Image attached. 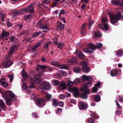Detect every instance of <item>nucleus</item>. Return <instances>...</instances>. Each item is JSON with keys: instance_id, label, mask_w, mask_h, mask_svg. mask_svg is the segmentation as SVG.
I'll return each mask as SVG.
<instances>
[{"instance_id": "obj_1", "label": "nucleus", "mask_w": 123, "mask_h": 123, "mask_svg": "<svg viewBox=\"0 0 123 123\" xmlns=\"http://www.w3.org/2000/svg\"><path fill=\"white\" fill-rule=\"evenodd\" d=\"M111 21L112 24L117 23L118 20L122 19V17L120 13H117L116 15L111 14L110 16Z\"/></svg>"}, {"instance_id": "obj_2", "label": "nucleus", "mask_w": 123, "mask_h": 123, "mask_svg": "<svg viewBox=\"0 0 123 123\" xmlns=\"http://www.w3.org/2000/svg\"><path fill=\"white\" fill-rule=\"evenodd\" d=\"M88 48L84 49V51L86 53H92L93 51L96 49L95 46L93 44L91 43H90L87 45Z\"/></svg>"}, {"instance_id": "obj_3", "label": "nucleus", "mask_w": 123, "mask_h": 123, "mask_svg": "<svg viewBox=\"0 0 123 123\" xmlns=\"http://www.w3.org/2000/svg\"><path fill=\"white\" fill-rule=\"evenodd\" d=\"M18 47V44L17 43L16 44H13L9 50L7 55L8 58H10L11 55L14 53L17 50Z\"/></svg>"}, {"instance_id": "obj_4", "label": "nucleus", "mask_w": 123, "mask_h": 123, "mask_svg": "<svg viewBox=\"0 0 123 123\" xmlns=\"http://www.w3.org/2000/svg\"><path fill=\"white\" fill-rule=\"evenodd\" d=\"M10 58L8 56H6L4 58V60L2 63L3 66L4 68H6L10 66L12 64V62L11 60H9Z\"/></svg>"}, {"instance_id": "obj_5", "label": "nucleus", "mask_w": 123, "mask_h": 123, "mask_svg": "<svg viewBox=\"0 0 123 123\" xmlns=\"http://www.w3.org/2000/svg\"><path fill=\"white\" fill-rule=\"evenodd\" d=\"M37 67L35 68V70L37 71L38 73L41 74L43 72H45L44 70H45L47 68V66L44 65H37Z\"/></svg>"}, {"instance_id": "obj_6", "label": "nucleus", "mask_w": 123, "mask_h": 123, "mask_svg": "<svg viewBox=\"0 0 123 123\" xmlns=\"http://www.w3.org/2000/svg\"><path fill=\"white\" fill-rule=\"evenodd\" d=\"M80 64L82 65V69L84 72L88 73L90 71V69L87 66V63L86 61H83L80 63Z\"/></svg>"}, {"instance_id": "obj_7", "label": "nucleus", "mask_w": 123, "mask_h": 123, "mask_svg": "<svg viewBox=\"0 0 123 123\" xmlns=\"http://www.w3.org/2000/svg\"><path fill=\"white\" fill-rule=\"evenodd\" d=\"M68 90L70 92H73L74 95L75 97H77L79 95V90L76 87H69L68 88Z\"/></svg>"}, {"instance_id": "obj_8", "label": "nucleus", "mask_w": 123, "mask_h": 123, "mask_svg": "<svg viewBox=\"0 0 123 123\" xmlns=\"http://www.w3.org/2000/svg\"><path fill=\"white\" fill-rule=\"evenodd\" d=\"M4 93L12 98V101H14L17 100V97L12 92L10 91H5Z\"/></svg>"}, {"instance_id": "obj_9", "label": "nucleus", "mask_w": 123, "mask_h": 123, "mask_svg": "<svg viewBox=\"0 0 123 123\" xmlns=\"http://www.w3.org/2000/svg\"><path fill=\"white\" fill-rule=\"evenodd\" d=\"M90 92L89 89H87L85 90L83 93L80 94V97L81 98L85 99H86L87 97V95Z\"/></svg>"}, {"instance_id": "obj_10", "label": "nucleus", "mask_w": 123, "mask_h": 123, "mask_svg": "<svg viewBox=\"0 0 123 123\" xmlns=\"http://www.w3.org/2000/svg\"><path fill=\"white\" fill-rule=\"evenodd\" d=\"M43 88V90L45 89V90H49L51 88V86L50 83L47 82L43 81L42 83Z\"/></svg>"}, {"instance_id": "obj_11", "label": "nucleus", "mask_w": 123, "mask_h": 123, "mask_svg": "<svg viewBox=\"0 0 123 123\" xmlns=\"http://www.w3.org/2000/svg\"><path fill=\"white\" fill-rule=\"evenodd\" d=\"M41 77L40 76L39 74L36 75L34 77L32 81L35 84H37L41 81Z\"/></svg>"}, {"instance_id": "obj_12", "label": "nucleus", "mask_w": 123, "mask_h": 123, "mask_svg": "<svg viewBox=\"0 0 123 123\" xmlns=\"http://www.w3.org/2000/svg\"><path fill=\"white\" fill-rule=\"evenodd\" d=\"M45 100L43 98H38L37 100L36 104L38 106H43L45 105Z\"/></svg>"}, {"instance_id": "obj_13", "label": "nucleus", "mask_w": 123, "mask_h": 123, "mask_svg": "<svg viewBox=\"0 0 123 123\" xmlns=\"http://www.w3.org/2000/svg\"><path fill=\"white\" fill-rule=\"evenodd\" d=\"M79 105L80 109L81 110H83L87 108V104L86 102L81 101L79 103Z\"/></svg>"}, {"instance_id": "obj_14", "label": "nucleus", "mask_w": 123, "mask_h": 123, "mask_svg": "<svg viewBox=\"0 0 123 123\" xmlns=\"http://www.w3.org/2000/svg\"><path fill=\"white\" fill-rule=\"evenodd\" d=\"M32 3L31 5L30 6L28 7H27L23 9V11L26 12L29 11L31 13H32L34 11V9L33 7V6L32 5Z\"/></svg>"}, {"instance_id": "obj_15", "label": "nucleus", "mask_w": 123, "mask_h": 123, "mask_svg": "<svg viewBox=\"0 0 123 123\" xmlns=\"http://www.w3.org/2000/svg\"><path fill=\"white\" fill-rule=\"evenodd\" d=\"M3 97L5 98L6 104L9 105H11L12 100L11 99L6 95H3Z\"/></svg>"}, {"instance_id": "obj_16", "label": "nucleus", "mask_w": 123, "mask_h": 123, "mask_svg": "<svg viewBox=\"0 0 123 123\" xmlns=\"http://www.w3.org/2000/svg\"><path fill=\"white\" fill-rule=\"evenodd\" d=\"M75 53L80 58L83 59L85 58V55L82 53L80 50H76Z\"/></svg>"}, {"instance_id": "obj_17", "label": "nucleus", "mask_w": 123, "mask_h": 123, "mask_svg": "<svg viewBox=\"0 0 123 123\" xmlns=\"http://www.w3.org/2000/svg\"><path fill=\"white\" fill-rule=\"evenodd\" d=\"M99 27L102 30L105 31H107L108 30V26L106 24H99Z\"/></svg>"}, {"instance_id": "obj_18", "label": "nucleus", "mask_w": 123, "mask_h": 123, "mask_svg": "<svg viewBox=\"0 0 123 123\" xmlns=\"http://www.w3.org/2000/svg\"><path fill=\"white\" fill-rule=\"evenodd\" d=\"M92 85V83L90 81L88 82L85 84V85L82 88L80 89V91H83L88 87Z\"/></svg>"}, {"instance_id": "obj_19", "label": "nucleus", "mask_w": 123, "mask_h": 123, "mask_svg": "<svg viewBox=\"0 0 123 123\" xmlns=\"http://www.w3.org/2000/svg\"><path fill=\"white\" fill-rule=\"evenodd\" d=\"M121 71L120 70H117L116 69H113L110 72V74L112 76H114L118 74V72Z\"/></svg>"}, {"instance_id": "obj_20", "label": "nucleus", "mask_w": 123, "mask_h": 123, "mask_svg": "<svg viewBox=\"0 0 123 123\" xmlns=\"http://www.w3.org/2000/svg\"><path fill=\"white\" fill-rule=\"evenodd\" d=\"M57 28L58 30H61L64 28V24H62V23L59 22H57Z\"/></svg>"}, {"instance_id": "obj_21", "label": "nucleus", "mask_w": 123, "mask_h": 123, "mask_svg": "<svg viewBox=\"0 0 123 123\" xmlns=\"http://www.w3.org/2000/svg\"><path fill=\"white\" fill-rule=\"evenodd\" d=\"M0 83L1 85L5 87H6L8 86V84L5 82L4 78H2L0 80Z\"/></svg>"}, {"instance_id": "obj_22", "label": "nucleus", "mask_w": 123, "mask_h": 123, "mask_svg": "<svg viewBox=\"0 0 123 123\" xmlns=\"http://www.w3.org/2000/svg\"><path fill=\"white\" fill-rule=\"evenodd\" d=\"M41 45V42H38L32 48V51L33 52H35L40 46Z\"/></svg>"}, {"instance_id": "obj_23", "label": "nucleus", "mask_w": 123, "mask_h": 123, "mask_svg": "<svg viewBox=\"0 0 123 123\" xmlns=\"http://www.w3.org/2000/svg\"><path fill=\"white\" fill-rule=\"evenodd\" d=\"M60 86V88L62 90H64L66 89L67 86L65 83L62 82H61L59 85Z\"/></svg>"}, {"instance_id": "obj_24", "label": "nucleus", "mask_w": 123, "mask_h": 123, "mask_svg": "<svg viewBox=\"0 0 123 123\" xmlns=\"http://www.w3.org/2000/svg\"><path fill=\"white\" fill-rule=\"evenodd\" d=\"M69 62L72 63H77L78 61L77 59L75 57H73L68 61Z\"/></svg>"}, {"instance_id": "obj_25", "label": "nucleus", "mask_w": 123, "mask_h": 123, "mask_svg": "<svg viewBox=\"0 0 123 123\" xmlns=\"http://www.w3.org/2000/svg\"><path fill=\"white\" fill-rule=\"evenodd\" d=\"M22 75L24 78L23 80L24 81H25V79L28 77V76L27 73L25 71L24 69H23L22 70Z\"/></svg>"}, {"instance_id": "obj_26", "label": "nucleus", "mask_w": 123, "mask_h": 123, "mask_svg": "<svg viewBox=\"0 0 123 123\" xmlns=\"http://www.w3.org/2000/svg\"><path fill=\"white\" fill-rule=\"evenodd\" d=\"M52 97L51 95L48 93H46L45 95V99L47 101H49Z\"/></svg>"}, {"instance_id": "obj_27", "label": "nucleus", "mask_w": 123, "mask_h": 123, "mask_svg": "<svg viewBox=\"0 0 123 123\" xmlns=\"http://www.w3.org/2000/svg\"><path fill=\"white\" fill-rule=\"evenodd\" d=\"M52 105L55 106L58 105V102L57 100L55 98H53L52 100Z\"/></svg>"}, {"instance_id": "obj_28", "label": "nucleus", "mask_w": 123, "mask_h": 123, "mask_svg": "<svg viewBox=\"0 0 123 123\" xmlns=\"http://www.w3.org/2000/svg\"><path fill=\"white\" fill-rule=\"evenodd\" d=\"M95 101V102H98L100 100V97L99 95H96L94 98Z\"/></svg>"}, {"instance_id": "obj_29", "label": "nucleus", "mask_w": 123, "mask_h": 123, "mask_svg": "<svg viewBox=\"0 0 123 123\" xmlns=\"http://www.w3.org/2000/svg\"><path fill=\"white\" fill-rule=\"evenodd\" d=\"M74 71L76 73H79L80 71V69L79 67H75L73 68Z\"/></svg>"}, {"instance_id": "obj_30", "label": "nucleus", "mask_w": 123, "mask_h": 123, "mask_svg": "<svg viewBox=\"0 0 123 123\" xmlns=\"http://www.w3.org/2000/svg\"><path fill=\"white\" fill-rule=\"evenodd\" d=\"M94 34L95 36L98 37H100L102 35L101 33L99 31L94 32Z\"/></svg>"}, {"instance_id": "obj_31", "label": "nucleus", "mask_w": 123, "mask_h": 123, "mask_svg": "<svg viewBox=\"0 0 123 123\" xmlns=\"http://www.w3.org/2000/svg\"><path fill=\"white\" fill-rule=\"evenodd\" d=\"M59 80H53L52 82V84L54 86H56L59 84Z\"/></svg>"}, {"instance_id": "obj_32", "label": "nucleus", "mask_w": 123, "mask_h": 123, "mask_svg": "<svg viewBox=\"0 0 123 123\" xmlns=\"http://www.w3.org/2000/svg\"><path fill=\"white\" fill-rule=\"evenodd\" d=\"M14 13L18 15H21L23 13V12L21 11H19L17 10H14L13 11Z\"/></svg>"}, {"instance_id": "obj_33", "label": "nucleus", "mask_w": 123, "mask_h": 123, "mask_svg": "<svg viewBox=\"0 0 123 123\" xmlns=\"http://www.w3.org/2000/svg\"><path fill=\"white\" fill-rule=\"evenodd\" d=\"M57 46L58 48L60 49H62L63 48L64 46L63 44H62L61 42L58 43V44H57Z\"/></svg>"}, {"instance_id": "obj_34", "label": "nucleus", "mask_w": 123, "mask_h": 123, "mask_svg": "<svg viewBox=\"0 0 123 123\" xmlns=\"http://www.w3.org/2000/svg\"><path fill=\"white\" fill-rule=\"evenodd\" d=\"M0 107L2 108H4L5 107L4 102L2 99L0 100Z\"/></svg>"}, {"instance_id": "obj_35", "label": "nucleus", "mask_w": 123, "mask_h": 123, "mask_svg": "<svg viewBox=\"0 0 123 123\" xmlns=\"http://www.w3.org/2000/svg\"><path fill=\"white\" fill-rule=\"evenodd\" d=\"M102 46V43H96V45L95 46L96 49V48L100 49L101 48Z\"/></svg>"}, {"instance_id": "obj_36", "label": "nucleus", "mask_w": 123, "mask_h": 123, "mask_svg": "<svg viewBox=\"0 0 123 123\" xmlns=\"http://www.w3.org/2000/svg\"><path fill=\"white\" fill-rule=\"evenodd\" d=\"M67 83L68 86L69 87L72 86L73 85V82L70 80L68 81Z\"/></svg>"}, {"instance_id": "obj_37", "label": "nucleus", "mask_w": 123, "mask_h": 123, "mask_svg": "<svg viewBox=\"0 0 123 123\" xmlns=\"http://www.w3.org/2000/svg\"><path fill=\"white\" fill-rule=\"evenodd\" d=\"M31 14H29L25 15L24 16V18L25 20H27L28 19H30L31 18Z\"/></svg>"}, {"instance_id": "obj_38", "label": "nucleus", "mask_w": 123, "mask_h": 123, "mask_svg": "<svg viewBox=\"0 0 123 123\" xmlns=\"http://www.w3.org/2000/svg\"><path fill=\"white\" fill-rule=\"evenodd\" d=\"M22 86V89L23 90H25L27 87V84L25 82L24 83Z\"/></svg>"}, {"instance_id": "obj_39", "label": "nucleus", "mask_w": 123, "mask_h": 123, "mask_svg": "<svg viewBox=\"0 0 123 123\" xmlns=\"http://www.w3.org/2000/svg\"><path fill=\"white\" fill-rule=\"evenodd\" d=\"M94 22V21L92 20H91L89 21L88 24V29H90V27L93 24Z\"/></svg>"}, {"instance_id": "obj_40", "label": "nucleus", "mask_w": 123, "mask_h": 123, "mask_svg": "<svg viewBox=\"0 0 123 123\" xmlns=\"http://www.w3.org/2000/svg\"><path fill=\"white\" fill-rule=\"evenodd\" d=\"M42 30L45 29V30H49L48 25H43L42 27L41 28Z\"/></svg>"}, {"instance_id": "obj_41", "label": "nucleus", "mask_w": 123, "mask_h": 123, "mask_svg": "<svg viewBox=\"0 0 123 123\" xmlns=\"http://www.w3.org/2000/svg\"><path fill=\"white\" fill-rule=\"evenodd\" d=\"M87 76L86 75H83L82 76V79L83 81L85 82L87 81Z\"/></svg>"}, {"instance_id": "obj_42", "label": "nucleus", "mask_w": 123, "mask_h": 123, "mask_svg": "<svg viewBox=\"0 0 123 123\" xmlns=\"http://www.w3.org/2000/svg\"><path fill=\"white\" fill-rule=\"evenodd\" d=\"M4 34L6 39L7 40V37H8L9 35V33L7 32H4Z\"/></svg>"}, {"instance_id": "obj_43", "label": "nucleus", "mask_w": 123, "mask_h": 123, "mask_svg": "<svg viewBox=\"0 0 123 123\" xmlns=\"http://www.w3.org/2000/svg\"><path fill=\"white\" fill-rule=\"evenodd\" d=\"M41 32L40 31L39 32H34L33 35V37H34L38 36V35L40 34Z\"/></svg>"}, {"instance_id": "obj_44", "label": "nucleus", "mask_w": 123, "mask_h": 123, "mask_svg": "<svg viewBox=\"0 0 123 123\" xmlns=\"http://www.w3.org/2000/svg\"><path fill=\"white\" fill-rule=\"evenodd\" d=\"M59 62H55V61H52L51 63V64L53 65L56 66L58 65Z\"/></svg>"}, {"instance_id": "obj_45", "label": "nucleus", "mask_w": 123, "mask_h": 123, "mask_svg": "<svg viewBox=\"0 0 123 123\" xmlns=\"http://www.w3.org/2000/svg\"><path fill=\"white\" fill-rule=\"evenodd\" d=\"M111 3L113 4H115L116 5H118V1L117 0H113V1H111Z\"/></svg>"}, {"instance_id": "obj_46", "label": "nucleus", "mask_w": 123, "mask_h": 123, "mask_svg": "<svg viewBox=\"0 0 123 123\" xmlns=\"http://www.w3.org/2000/svg\"><path fill=\"white\" fill-rule=\"evenodd\" d=\"M116 55L117 56H121L123 55L122 52L120 51H117L116 52Z\"/></svg>"}, {"instance_id": "obj_47", "label": "nucleus", "mask_w": 123, "mask_h": 123, "mask_svg": "<svg viewBox=\"0 0 123 123\" xmlns=\"http://www.w3.org/2000/svg\"><path fill=\"white\" fill-rule=\"evenodd\" d=\"M0 40H4V39H6L5 36L4 34V32H3L0 36Z\"/></svg>"}, {"instance_id": "obj_48", "label": "nucleus", "mask_w": 123, "mask_h": 123, "mask_svg": "<svg viewBox=\"0 0 123 123\" xmlns=\"http://www.w3.org/2000/svg\"><path fill=\"white\" fill-rule=\"evenodd\" d=\"M13 74H12L9 75L8 77L10 78V81L11 82H12L13 80Z\"/></svg>"}, {"instance_id": "obj_49", "label": "nucleus", "mask_w": 123, "mask_h": 123, "mask_svg": "<svg viewBox=\"0 0 123 123\" xmlns=\"http://www.w3.org/2000/svg\"><path fill=\"white\" fill-rule=\"evenodd\" d=\"M101 85V82H99L96 84L94 85V86L97 88H99L100 87Z\"/></svg>"}, {"instance_id": "obj_50", "label": "nucleus", "mask_w": 123, "mask_h": 123, "mask_svg": "<svg viewBox=\"0 0 123 123\" xmlns=\"http://www.w3.org/2000/svg\"><path fill=\"white\" fill-rule=\"evenodd\" d=\"M66 13V12L64 10L62 9L61 10V11L59 14V17H60V15L61 14H65Z\"/></svg>"}, {"instance_id": "obj_51", "label": "nucleus", "mask_w": 123, "mask_h": 123, "mask_svg": "<svg viewBox=\"0 0 123 123\" xmlns=\"http://www.w3.org/2000/svg\"><path fill=\"white\" fill-rule=\"evenodd\" d=\"M80 79L76 78L74 80V83L75 84L79 83L80 82Z\"/></svg>"}, {"instance_id": "obj_52", "label": "nucleus", "mask_w": 123, "mask_h": 123, "mask_svg": "<svg viewBox=\"0 0 123 123\" xmlns=\"http://www.w3.org/2000/svg\"><path fill=\"white\" fill-rule=\"evenodd\" d=\"M15 39V38L13 36H10L9 37V39L10 41L11 42L14 41Z\"/></svg>"}, {"instance_id": "obj_53", "label": "nucleus", "mask_w": 123, "mask_h": 123, "mask_svg": "<svg viewBox=\"0 0 123 123\" xmlns=\"http://www.w3.org/2000/svg\"><path fill=\"white\" fill-rule=\"evenodd\" d=\"M117 1L118 3V5L123 6V0H118Z\"/></svg>"}, {"instance_id": "obj_54", "label": "nucleus", "mask_w": 123, "mask_h": 123, "mask_svg": "<svg viewBox=\"0 0 123 123\" xmlns=\"http://www.w3.org/2000/svg\"><path fill=\"white\" fill-rule=\"evenodd\" d=\"M98 90V89L97 88L94 87L92 88V91L93 92H96Z\"/></svg>"}, {"instance_id": "obj_55", "label": "nucleus", "mask_w": 123, "mask_h": 123, "mask_svg": "<svg viewBox=\"0 0 123 123\" xmlns=\"http://www.w3.org/2000/svg\"><path fill=\"white\" fill-rule=\"evenodd\" d=\"M102 21L103 22H107V20L106 17L103 18L101 19Z\"/></svg>"}, {"instance_id": "obj_56", "label": "nucleus", "mask_w": 123, "mask_h": 123, "mask_svg": "<svg viewBox=\"0 0 123 123\" xmlns=\"http://www.w3.org/2000/svg\"><path fill=\"white\" fill-rule=\"evenodd\" d=\"M50 1V0H44L43 1V4L45 3L46 4H48Z\"/></svg>"}, {"instance_id": "obj_57", "label": "nucleus", "mask_w": 123, "mask_h": 123, "mask_svg": "<svg viewBox=\"0 0 123 123\" xmlns=\"http://www.w3.org/2000/svg\"><path fill=\"white\" fill-rule=\"evenodd\" d=\"M38 25H39L40 27L38 28L39 29H41L43 25L41 21L38 22L37 24Z\"/></svg>"}, {"instance_id": "obj_58", "label": "nucleus", "mask_w": 123, "mask_h": 123, "mask_svg": "<svg viewBox=\"0 0 123 123\" xmlns=\"http://www.w3.org/2000/svg\"><path fill=\"white\" fill-rule=\"evenodd\" d=\"M48 43H45L44 45H43L44 47L46 49H47V50L49 49V48L48 47Z\"/></svg>"}, {"instance_id": "obj_59", "label": "nucleus", "mask_w": 123, "mask_h": 123, "mask_svg": "<svg viewBox=\"0 0 123 123\" xmlns=\"http://www.w3.org/2000/svg\"><path fill=\"white\" fill-rule=\"evenodd\" d=\"M62 109L60 108H59L57 109L56 112L57 114H59L60 112L62 111Z\"/></svg>"}, {"instance_id": "obj_60", "label": "nucleus", "mask_w": 123, "mask_h": 123, "mask_svg": "<svg viewBox=\"0 0 123 123\" xmlns=\"http://www.w3.org/2000/svg\"><path fill=\"white\" fill-rule=\"evenodd\" d=\"M92 79L93 78L91 76H87V81H90L92 80Z\"/></svg>"}, {"instance_id": "obj_61", "label": "nucleus", "mask_w": 123, "mask_h": 123, "mask_svg": "<svg viewBox=\"0 0 123 123\" xmlns=\"http://www.w3.org/2000/svg\"><path fill=\"white\" fill-rule=\"evenodd\" d=\"M81 33L82 36L85 35L86 34L85 30H81Z\"/></svg>"}, {"instance_id": "obj_62", "label": "nucleus", "mask_w": 123, "mask_h": 123, "mask_svg": "<svg viewBox=\"0 0 123 123\" xmlns=\"http://www.w3.org/2000/svg\"><path fill=\"white\" fill-rule=\"evenodd\" d=\"M91 116L95 119H97L98 118V116L94 114H91Z\"/></svg>"}, {"instance_id": "obj_63", "label": "nucleus", "mask_w": 123, "mask_h": 123, "mask_svg": "<svg viewBox=\"0 0 123 123\" xmlns=\"http://www.w3.org/2000/svg\"><path fill=\"white\" fill-rule=\"evenodd\" d=\"M62 68L67 69L69 68L65 64L62 65Z\"/></svg>"}, {"instance_id": "obj_64", "label": "nucleus", "mask_w": 123, "mask_h": 123, "mask_svg": "<svg viewBox=\"0 0 123 123\" xmlns=\"http://www.w3.org/2000/svg\"><path fill=\"white\" fill-rule=\"evenodd\" d=\"M70 102L71 103L75 104L76 103V101L74 99H72L70 100Z\"/></svg>"}]
</instances>
